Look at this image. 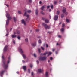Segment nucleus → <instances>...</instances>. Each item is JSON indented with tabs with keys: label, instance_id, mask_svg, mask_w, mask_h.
Returning <instances> with one entry per match:
<instances>
[{
	"label": "nucleus",
	"instance_id": "obj_1",
	"mask_svg": "<svg viewBox=\"0 0 77 77\" xmlns=\"http://www.w3.org/2000/svg\"><path fill=\"white\" fill-rule=\"evenodd\" d=\"M19 51L21 53H22V56L23 57L24 59H26V55L23 54L24 53V51L22 50L21 47H20L19 48Z\"/></svg>",
	"mask_w": 77,
	"mask_h": 77
},
{
	"label": "nucleus",
	"instance_id": "obj_2",
	"mask_svg": "<svg viewBox=\"0 0 77 77\" xmlns=\"http://www.w3.org/2000/svg\"><path fill=\"white\" fill-rule=\"evenodd\" d=\"M10 13H7L6 14V17L9 20L12 19V17L10 16Z\"/></svg>",
	"mask_w": 77,
	"mask_h": 77
},
{
	"label": "nucleus",
	"instance_id": "obj_3",
	"mask_svg": "<svg viewBox=\"0 0 77 77\" xmlns=\"http://www.w3.org/2000/svg\"><path fill=\"white\" fill-rule=\"evenodd\" d=\"M52 54V52H51L47 51L45 53H44L43 55H46V54H48V56H49L51 55Z\"/></svg>",
	"mask_w": 77,
	"mask_h": 77
},
{
	"label": "nucleus",
	"instance_id": "obj_4",
	"mask_svg": "<svg viewBox=\"0 0 77 77\" xmlns=\"http://www.w3.org/2000/svg\"><path fill=\"white\" fill-rule=\"evenodd\" d=\"M46 59H47V57H42L40 56L39 57V60L40 61H42L43 60H45Z\"/></svg>",
	"mask_w": 77,
	"mask_h": 77
},
{
	"label": "nucleus",
	"instance_id": "obj_5",
	"mask_svg": "<svg viewBox=\"0 0 77 77\" xmlns=\"http://www.w3.org/2000/svg\"><path fill=\"white\" fill-rule=\"evenodd\" d=\"M42 25H43V26H44V27L46 29H48L50 28V26H48L47 25L45 24V23H42Z\"/></svg>",
	"mask_w": 77,
	"mask_h": 77
},
{
	"label": "nucleus",
	"instance_id": "obj_6",
	"mask_svg": "<svg viewBox=\"0 0 77 77\" xmlns=\"http://www.w3.org/2000/svg\"><path fill=\"white\" fill-rule=\"evenodd\" d=\"M58 19V16L57 15H55L54 16V19L55 21H56Z\"/></svg>",
	"mask_w": 77,
	"mask_h": 77
},
{
	"label": "nucleus",
	"instance_id": "obj_7",
	"mask_svg": "<svg viewBox=\"0 0 77 77\" xmlns=\"http://www.w3.org/2000/svg\"><path fill=\"white\" fill-rule=\"evenodd\" d=\"M38 71L39 72H42L43 71H44V69L42 68V69H38Z\"/></svg>",
	"mask_w": 77,
	"mask_h": 77
},
{
	"label": "nucleus",
	"instance_id": "obj_8",
	"mask_svg": "<svg viewBox=\"0 0 77 77\" xmlns=\"http://www.w3.org/2000/svg\"><path fill=\"white\" fill-rule=\"evenodd\" d=\"M8 47V45H6L5 46V47H4V49L3 51L5 52V51H7Z\"/></svg>",
	"mask_w": 77,
	"mask_h": 77
},
{
	"label": "nucleus",
	"instance_id": "obj_9",
	"mask_svg": "<svg viewBox=\"0 0 77 77\" xmlns=\"http://www.w3.org/2000/svg\"><path fill=\"white\" fill-rule=\"evenodd\" d=\"M5 71H2L0 72V76H1V77H3V73Z\"/></svg>",
	"mask_w": 77,
	"mask_h": 77
},
{
	"label": "nucleus",
	"instance_id": "obj_10",
	"mask_svg": "<svg viewBox=\"0 0 77 77\" xmlns=\"http://www.w3.org/2000/svg\"><path fill=\"white\" fill-rule=\"evenodd\" d=\"M31 45L32 46H33L34 47H35V46H36V42H35V43H31Z\"/></svg>",
	"mask_w": 77,
	"mask_h": 77
},
{
	"label": "nucleus",
	"instance_id": "obj_11",
	"mask_svg": "<svg viewBox=\"0 0 77 77\" xmlns=\"http://www.w3.org/2000/svg\"><path fill=\"white\" fill-rule=\"evenodd\" d=\"M26 68V66H23V69H24V71H27Z\"/></svg>",
	"mask_w": 77,
	"mask_h": 77
},
{
	"label": "nucleus",
	"instance_id": "obj_12",
	"mask_svg": "<svg viewBox=\"0 0 77 77\" xmlns=\"http://www.w3.org/2000/svg\"><path fill=\"white\" fill-rule=\"evenodd\" d=\"M62 12H63V13H65L66 12V8H63V10L62 11Z\"/></svg>",
	"mask_w": 77,
	"mask_h": 77
},
{
	"label": "nucleus",
	"instance_id": "obj_13",
	"mask_svg": "<svg viewBox=\"0 0 77 77\" xmlns=\"http://www.w3.org/2000/svg\"><path fill=\"white\" fill-rule=\"evenodd\" d=\"M21 23L22 24H23L24 25H26V22H25V21L24 19L22 20Z\"/></svg>",
	"mask_w": 77,
	"mask_h": 77
},
{
	"label": "nucleus",
	"instance_id": "obj_14",
	"mask_svg": "<svg viewBox=\"0 0 77 77\" xmlns=\"http://www.w3.org/2000/svg\"><path fill=\"white\" fill-rule=\"evenodd\" d=\"M11 60V57H9L8 58V60L7 61V63L8 64L10 62Z\"/></svg>",
	"mask_w": 77,
	"mask_h": 77
},
{
	"label": "nucleus",
	"instance_id": "obj_15",
	"mask_svg": "<svg viewBox=\"0 0 77 77\" xmlns=\"http://www.w3.org/2000/svg\"><path fill=\"white\" fill-rule=\"evenodd\" d=\"M45 8V5H43V6H42L41 8V10H42V11H43V10H44V9Z\"/></svg>",
	"mask_w": 77,
	"mask_h": 77
},
{
	"label": "nucleus",
	"instance_id": "obj_16",
	"mask_svg": "<svg viewBox=\"0 0 77 77\" xmlns=\"http://www.w3.org/2000/svg\"><path fill=\"white\" fill-rule=\"evenodd\" d=\"M45 75L47 77H48V72H46L45 73Z\"/></svg>",
	"mask_w": 77,
	"mask_h": 77
},
{
	"label": "nucleus",
	"instance_id": "obj_17",
	"mask_svg": "<svg viewBox=\"0 0 77 77\" xmlns=\"http://www.w3.org/2000/svg\"><path fill=\"white\" fill-rule=\"evenodd\" d=\"M45 21L46 23H49V20L47 19H45Z\"/></svg>",
	"mask_w": 77,
	"mask_h": 77
},
{
	"label": "nucleus",
	"instance_id": "obj_18",
	"mask_svg": "<svg viewBox=\"0 0 77 77\" xmlns=\"http://www.w3.org/2000/svg\"><path fill=\"white\" fill-rule=\"evenodd\" d=\"M35 14L37 15L38 14V9H36L35 10Z\"/></svg>",
	"mask_w": 77,
	"mask_h": 77
},
{
	"label": "nucleus",
	"instance_id": "obj_19",
	"mask_svg": "<svg viewBox=\"0 0 77 77\" xmlns=\"http://www.w3.org/2000/svg\"><path fill=\"white\" fill-rule=\"evenodd\" d=\"M9 24V19H7L6 21V25H8Z\"/></svg>",
	"mask_w": 77,
	"mask_h": 77
},
{
	"label": "nucleus",
	"instance_id": "obj_20",
	"mask_svg": "<svg viewBox=\"0 0 77 77\" xmlns=\"http://www.w3.org/2000/svg\"><path fill=\"white\" fill-rule=\"evenodd\" d=\"M8 64L5 65L4 66V68L5 69H6V68H8Z\"/></svg>",
	"mask_w": 77,
	"mask_h": 77
},
{
	"label": "nucleus",
	"instance_id": "obj_21",
	"mask_svg": "<svg viewBox=\"0 0 77 77\" xmlns=\"http://www.w3.org/2000/svg\"><path fill=\"white\" fill-rule=\"evenodd\" d=\"M27 72L28 74H30V69H28Z\"/></svg>",
	"mask_w": 77,
	"mask_h": 77
},
{
	"label": "nucleus",
	"instance_id": "obj_22",
	"mask_svg": "<svg viewBox=\"0 0 77 77\" xmlns=\"http://www.w3.org/2000/svg\"><path fill=\"white\" fill-rule=\"evenodd\" d=\"M66 20L67 23H69V22H70V21L68 19H66Z\"/></svg>",
	"mask_w": 77,
	"mask_h": 77
},
{
	"label": "nucleus",
	"instance_id": "obj_23",
	"mask_svg": "<svg viewBox=\"0 0 77 77\" xmlns=\"http://www.w3.org/2000/svg\"><path fill=\"white\" fill-rule=\"evenodd\" d=\"M17 13L18 14H21V12L19 10L17 11Z\"/></svg>",
	"mask_w": 77,
	"mask_h": 77
},
{
	"label": "nucleus",
	"instance_id": "obj_24",
	"mask_svg": "<svg viewBox=\"0 0 77 77\" xmlns=\"http://www.w3.org/2000/svg\"><path fill=\"white\" fill-rule=\"evenodd\" d=\"M65 29H64V28H62L61 29V31L62 32H64Z\"/></svg>",
	"mask_w": 77,
	"mask_h": 77
},
{
	"label": "nucleus",
	"instance_id": "obj_25",
	"mask_svg": "<svg viewBox=\"0 0 77 77\" xmlns=\"http://www.w3.org/2000/svg\"><path fill=\"white\" fill-rule=\"evenodd\" d=\"M25 41L26 42H28V38H26L25 39Z\"/></svg>",
	"mask_w": 77,
	"mask_h": 77
},
{
	"label": "nucleus",
	"instance_id": "obj_26",
	"mask_svg": "<svg viewBox=\"0 0 77 77\" xmlns=\"http://www.w3.org/2000/svg\"><path fill=\"white\" fill-rule=\"evenodd\" d=\"M16 35H12V38H16Z\"/></svg>",
	"mask_w": 77,
	"mask_h": 77
},
{
	"label": "nucleus",
	"instance_id": "obj_27",
	"mask_svg": "<svg viewBox=\"0 0 77 77\" xmlns=\"http://www.w3.org/2000/svg\"><path fill=\"white\" fill-rule=\"evenodd\" d=\"M30 20V17H27L26 19V21H29Z\"/></svg>",
	"mask_w": 77,
	"mask_h": 77
},
{
	"label": "nucleus",
	"instance_id": "obj_28",
	"mask_svg": "<svg viewBox=\"0 0 77 77\" xmlns=\"http://www.w3.org/2000/svg\"><path fill=\"white\" fill-rule=\"evenodd\" d=\"M33 55L34 57H36L37 56L35 54H33Z\"/></svg>",
	"mask_w": 77,
	"mask_h": 77
},
{
	"label": "nucleus",
	"instance_id": "obj_29",
	"mask_svg": "<svg viewBox=\"0 0 77 77\" xmlns=\"http://www.w3.org/2000/svg\"><path fill=\"white\" fill-rule=\"evenodd\" d=\"M13 20L14 21H16V20H17V19L15 17H13Z\"/></svg>",
	"mask_w": 77,
	"mask_h": 77
},
{
	"label": "nucleus",
	"instance_id": "obj_30",
	"mask_svg": "<svg viewBox=\"0 0 77 77\" xmlns=\"http://www.w3.org/2000/svg\"><path fill=\"white\" fill-rule=\"evenodd\" d=\"M61 18H63L64 17V14H62L61 15Z\"/></svg>",
	"mask_w": 77,
	"mask_h": 77
},
{
	"label": "nucleus",
	"instance_id": "obj_31",
	"mask_svg": "<svg viewBox=\"0 0 77 77\" xmlns=\"http://www.w3.org/2000/svg\"><path fill=\"white\" fill-rule=\"evenodd\" d=\"M41 14H42V15H44V12L42 11H41Z\"/></svg>",
	"mask_w": 77,
	"mask_h": 77
},
{
	"label": "nucleus",
	"instance_id": "obj_32",
	"mask_svg": "<svg viewBox=\"0 0 77 77\" xmlns=\"http://www.w3.org/2000/svg\"><path fill=\"white\" fill-rule=\"evenodd\" d=\"M59 14V11L58 10L57 11L56 14L57 15H58V14Z\"/></svg>",
	"mask_w": 77,
	"mask_h": 77
},
{
	"label": "nucleus",
	"instance_id": "obj_33",
	"mask_svg": "<svg viewBox=\"0 0 77 77\" xmlns=\"http://www.w3.org/2000/svg\"><path fill=\"white\" fill-rule=\"evenodd\" d=\"M38 42L39 44H41V40H38Z\"/></svg>",
	"mask_w": 77,
	"mask_h": 77
},
{
	"label": "nucleus",
	"instance_id": "obj_34",
	"mask_svg": "<svg viewBox=\"0 0 77 77\" xmlns=\"http://www.w3.org/2000/svg\"><path fill=\"white\" fill-rule=\"evenodd\" d=\"M41 48L42 50H44V47H41Z\"/></svg>",
	"mask_w": 77,
	"mask_h": 77
},
{
	"label": "nucleus",
	"instance_id": "obj_35",
	"mask_svg": "<svg viewBox=\"0 0 77 77\" xmlns=\"http://www.w3.org/2000/svg\"><path fill=\"white\" fill-rule=\"evenodd\" d=\"M20 38H21V37L20 36H19L17 37V39L19 40H20Z\"/></svg>",
	"mask_w": 77,
	"mask_h": 77
},
{
	"label": "nucleus",
	"instance_id": "obj_36",
	"mask_svg": "<svg viewBox=\"0 0 77 77\" xmlns=\"http://www.w3.org/2000/svg\"><path fill=\"white\" fill-rule=\"evenodd\" d=\"M13 44H15V41L14 40H13Z\"/></svg>",
	"mask_w": 77,
	"mask_h": 77
},
{
	"label": "nucleus",
	"instance_id": "obj_37",
	"mask_svg": "<svg viewBox=\"0 0 77 77\" xmlns=\"http://www.w3.org/2000/svg\"><path fill=\"white\" fill-rule=\"evenodd\" d=\"M31 75H34V73H33V72H32Z\"/></svg>",
	"mask_w": 77,
	"mask_h": 77
},
{
	"label": "nucleus",
	"instance_id": "obj_38",
	"mask_svg": "<svg viewBox=\"0 0 77 77\" xmlns=\"http://www.w3.org/2000/svg\"><path fill=\"white\" fill-rule=\"evenodd\" d=\"M51 9H53V5H51Z\"/></svg>",
	"mask_w": 77,
	"mask_h": 77
},
{
	"label": "nucleus",
	"instance_id": "obj_39",
	"mask_svg": "<svg viewBox=\"0 0 77 77\" xmlns=\"http://www.w3.org/2000/svg\"><path fill=\"white\" fill-rule=\"evenodd\" d=\"M30 68H32V67H33V65L30 64Z\"/></svg>",
	"mask_w": 77,
	"mask_h": 77
},
{
	"label": "nucleus",
	"instance_id": "obj_40",
	"mask_svg": "<svg viewBox=\"0 0 77 77\" xmlns=\"http://www.w3.org/2000/svg\"><path fill=\"white\" fill-rule=\"evenodd\" d=\"M26 15H27V13H26V12H25L24 14V16H26Z\"/></svg>",
	"mask_w": 77,
	"mask_h": 77
},
{
	"label": "nucleus",
	"instance_id": "obj_41",
	"mask_svg": "<svg viewBox=\"0 0 77 77\" xmlns=\"http://www.w3.org/2000/svg\"><path fill=\"white\" fill-rule=\"evenodd\" d=\"M38 52H39V53H41V49H38Z\"/></svg>",
	"mask_w": 77,
	"mask_h": 77
},
{
	"label": "nucleus",
	"instance_id": "obj_42",
	"mask_svg": "<svg viewBox=\"0 0 77 77\" xmlns=\"http://www.w3.org/2000/svg\"><path fill=\"white\" fill-rule=\"evenodd\" d=\"M62 26L63 27H64V26H65V24L64 23L62 25Z\"/></svg>",
	"mask_w": 77,
	"mask_h": 77
},
{
	"label": "nucleus",
	"instance_id": "obj_43",
	"mask_svg": "<svg viewBox=\"0 0 77 77\" xmlns=\"http://www.w3.org/2000/svg\"><path fill=\"white\" fill-rule=\"evenodd\" d=\"M52 51H53V52L54 51V50H55V49L54 48H53V49H52Z\"/></svg>",
	"mask_w": 77,
	"mask_h": 77
},
{
	"label": "nucleus",
	"instance_id": "obj_44",
	"mask_svg": "<svg viewBox=\"0 0 77 77\" xmlns=\"http://www.w3.org/2000/svg\"><path fill=\"white\" fill-rule=\"evenodd\" d=\"M28 12L29 13H30V12H31V11H30V10H28Z\"/></svg>",
	"mask_w": 77,
	"mask_h": 77
},
{
	"label": "nucleus",
	"instance_id": "obj_45",
	"mask_svg": "<svg viewBox=\"0 0 77 77\" xmlns=\"http://www.w3.org/2000/svg\"><path fill=\"white\" fill-rule=\"evenodd\" d=\"M26 17L27 18H29V15H26Z\"/></svg>",
	"mask_w": 77,
	"mask_h": 77
},
{
	"label": "nucleus",
	"instance_id": "obj_46",
	"mask_svg": "<svg viewBox=\"0 0 77 77\" xmlns=\"http://www.w3.org/2000/svg\"><path fill=\"white\" fill-rule=\"evenodd\" d=\"M58 38H61V35H58Z\"/></svg>",
	"mask_w": 77,
	"mask_h": 77
},
{
	"label": "nucleus",
	"instance_id": "obj_47",
	"mask_svg": "<svg viewBox=\"0 0 77 77\" xmlns=\"http://www.w3.org/2000/svg\"><path fill=\"white\" fill-rule=\"evenodd\" d=\"M46 47L47 48L48 47V45H47V44H46Z\"/></svg>",
	"mask_w": 77,
	"mask_h": 77
},
{
	"label": "nucleus",
	"instance_id": "obj_48",
	"mask_svg": "<svg viewBox=\"0 0 77 77\" xmlns=\"http://www.w3.org/2000/svg\"><path fill=\"white\" fill-rule=\"evenodd\" d=\"M57 3V1H55L54 2V4H56V3Z\"/></svg>",
	"mask_w": 77,
	"mask_h": 77
},
{
	"label": "nucleus",
	"instance_id": "obj_49",
	"mask_svg": "<svg viewBox=\"0 0 77 77\" xmlns=\"http://www.w3.org/2000/svg\"><path fill=\"white\" fill-rule=\"evenodd\" d=\"M57 45H60V44L58 43H57L56 44Z\"/></svg>",
	"mask_w": 77,
	"mask_h": 77
},
{
	"label": "nucleus",
	"instance_id": "obj_50",
	"mask_svg": "<svg viewBox=\"0 0 77 77\" xmlns=\"http://www.w3.org/2000/svg\"><path fill=\"white\" fill-rule=\"evenodd\" d=\"M65 14L66 15H68V12H66Z\"/></svg>",
	"mask_w": 77,
	"mask_h": 77
},
{
	"label": "nucleus",
	"instance_id": "obj_51",
	"mask_svg": "<svg viewBox=\"0 0 77 77\" xmlns=\"http://www.w3.org/2000/svg\"><path fill=\"white\" fill-rule=\"evenodd\" d=\"M29 2L30 3H31L32 2V0H29Z\"/></svg>",
	"mask_w": 77,
	"mask_h": 77
},
{
	"label": "nucleus",
	"instance_id": "obj_52",
	"mask_svg": "<svg viewBox=\"0 0 77 77\" xmlns=\"http://www.w3.org/2000/svg\"><path fill=\"white\" fill-rule=\"evenodd\" d=\"M50 60H52L53 59V58L52 57H51L50 58Z\"/></svg>",
	"mask_w": 77,
	"mask_h": 77
},
{
	"label": "nucleus",
	"instance_id": "obj_53",
	"mask_svg": "<svg viewBox=\"0 0 77 77\" xmlns=\"http://www.w3.org/2000/svg\"><path fill=\"white\" fill-rule=\"evenodd\" d=\"M6 6H7V7H9V5H8L7 4H5Z\"/></svg>",
	"mask_w": 77,
	"mask_h": 77
},
{
	"label": "nucleus",
	"instance_id": "obj_54",
	"mask_svg": "<svg viewBox=\"0 0 77 77\" xmlns=\"http://www.w3.org/2000/svg\"><path fill=\"white\" fill-rule=\"evenodd\" d=\"M36 62H37V63H39V61L38 60H37L36 61Z\"/></svg>",
	"mask_w": 77,
	"mask_h": 77
},
{
	"label": "nucleus",
	"instance_id": "obj_55",
	"mask_svg": "<svg viewBox=\"0 0 77 77\" xmlns=\"http://www.w3.org/2000/svg\"><path fill=\"white\" fill-rule=\"evenodd\" d=\"M49 8H50V6H48L47 7V9H48Z\"/></svg>",
	"mask_w": 77,
	"mask_h": 77
},
{
	"label": "nucleus",
	"instance_id": "obj_56",
	"mask_svg": "<svg viewBox=\"0 0 77 77\" xmlns=\"http://www.w3.org/2000/svg\"><path fill=\"white\" fill-rule=\"evenodd\" d=\"M17 34H19V33H20V31H18L17 32Z\"/></svg>",
	"mask_w": 77,
	"mask_h": 77
},
{
	"label": "nucleus",
	"instance_id": "obj_57",
	"mask_svg": "<svg viewBox=\"0 0 77 77\" xmlns=\"http://www.w3.org/2000/svg\"><path fill=\"white\" fill-rule=\"evenodd\" d=\"M39 3V4H41L42 3V2H41V1H40Z\"/></svg>",
	"mask_w": 77,
	"mask_h": 77
},
{
	"label": "nucleus",
	"instance_id": "obj_58",
	"mask_svg": "<svg viewBox=\"0 0 77 77\" xmlns=\"http://www.w3.org/2000/svg\"><path fill=\"white\" fill-rule=\"evenodd\" d=\"M9 34H7L6 35V36H8Z\"/></svg>",
	"mask_w": 77,
	"mask_h": 77
},
{
	"label": "nucleus",
	"instance_id": "obj_59",
	"mask_svg": "<svg viewBox=\"0 0 77 77\" xmlns=\"http://www.w3.org/2000/svg\"><path fill=\"white\" fill-rule=\"evenodd\" d=\"M22 62L23 63H24V62H25V61L23 60H22Z\"/></svg>",
	"mask_w": 77,
	"mask_h": 77
},
{
	"label": "nucleus",
	"instance_id": "obj_60",
	"mask_svg": "<svg viewBox=\"0 0 77 77\" xmlns=\"http://www.w3.org/2000/svg\"><path fill=\"white\" fill-rule=\"evenodd\" d=\"M4 57V56L3 55L2 56V59H3Z\"/></svg>",
	"mask_w": 77,
	"mask_h": 77
},
{
	"label": "nucleus",
	"instance_id": "obj_61",
	"mask_svg": "<svg viewBox=\"0 0 77 77\" xmlns=\"http://www.w3.org/2000/svg\"><path fill=\"white\" fill-rule=\"evenodd\" d=\"M51 16H49V18H50V19H51Z\"/></svg>",
	"mask_w": 77,
	"mask_h": 77
},
{
	"label": "nucleus",
	"instance_id": "obj_62",
	"mask_svg": "<svg viewBox=\"0 0 77 77\" xmlns=\"http://www.w3.org/2000/svg\"><path fill=\"white\" fill-rule=\"evenodd\" d=\"M43 55V54H41V56H42Z\"/></svg>",
	"mask_w": 77,
	"mask_h": 77
},
{
	"label": "nucleus",
	"instance_id": "obj_63",
	"mask_svg": "<svg viewBox=\"0 0 77 77\" xmlns=\"http://www.w3.org/2000/svg\"><path fill=\"white\" fill-rule=\"evenodd\" d=\"M12 28L10 29V31H11L12 30Z\"/></svg>",
	"mask_w": 77,
	"mask_h": 77
},
{
	"label": "nucleus",
	"instance_id": "obj_64",
	"mask_svg": "<svg viewBox=\"0 0 77 77\" xmlns=\"http://www.w3.org/2000/svg\"><path fill=\"white\" fill-rule=\"evenodd\" d=\"M51 9H49V11L51 12Z\"/></svg>",
	"mask_w": 77,
	"mask_h": 77
}]
</instances>
